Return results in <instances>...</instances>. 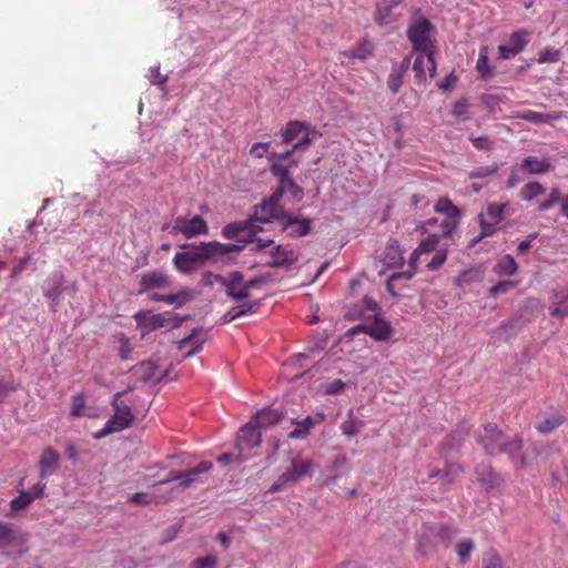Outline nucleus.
Returning a JSON list of instances; mask_svg holds the SVG:
<instances>
[{"mask_svg":"<svg viewBox=\"0 0 568 568\" xmlns=\"http://www.w3.org/2000/svg\"><path fill=\"white\" fill-rule=\"evenodd\" d=\"M345 383L342 379H335L324 386V393L327 395H335L344 390Z\"/></svg>","mask_w":568,"mask_h":568,"instance_id":"64","label":"nucleus"},{"mask_svg":"<svg viewBox=\"0 0 568 568\" xmlns=\"http://www.w3.org/2000/svg\"><path fill=\"white\" fill-rule=\"evenodd\" d=\"M134 320L142 329L143 335L169 325V320L165 314L149 315L148 312L140 311L134 314Z\"/></svg>","mask_w":568,"mask_h":568,"instance_id":"19","label":"nucleus"},{"mask_svg":"<svg viewBox=\"0 0 568 568\" xmlns=\"http://www.w3.org/2000/svg\"><path fill=\"white\" fill-rule=\"evenodd\" d=\"M548 311L552 317H568V287L552 291Z\"/></svg>","mask_w":568,"mask_h":568,"instance_id":"22","label":"nucleus"},{"mask_svg":"<svg viewBox=\"0 0 568 568\" xmlns=\"http://www.w3.org/2000/svg\"><path fill=\"white\" fill-rule=\"evenodd\" d=\"M170 285L168 275L161 271H151L141 275L138 294H144L150 290L164 288Z\"/></svg>","mask_w":568,"mask_h":568,"instance_id":"18","label":"nucleus"},{"mask_svg":"<svg viewBox=\"0 0 568 568\" xmlns=\"http://www.w3.org/2000/svg\"><path fill=\"white\" fill-rule=\"evenodd\" d=\"M435 212L444 214L449 220H458L462 215L460 210L453 204L448 197H440L434 206Z\"/></svg>","mask_w":568,"mask_h":568,"instance_id":"39","label":"nucleus"},{"mask_svg":"<svg viewBox=\"0 0 568 568\" xmlns=\"http://www.w3.org/2000/svg\"><path fill=\"white\" fill-rule=\"evenodd\" d=\"M250 242L254 244L251 248L253 252L268 256L265 264L270 267L291 266L297 261V254L293 250L275 245L273 240L252 237Z\"/></svg>","mask_w":568,"mask_h":568,"instance_id":"2","label":"nucleus"},{"mask_svg":"<svg viewBox=\"0 0 568 568\" xmlns=\"http://www.w3.org/2000/svg\"><path fill=\"white\" fill-rule=\"evenodd\" d=\"M475 473L477 480L487 491L500 487L504 483L503 476L488 464L477 465Z\"/></svg>","mask_w":568,"mask_h":568,"instance_id":"20","label":"nucleus"},{"mask_svg":"<svg viewBox=\"0 0 568 568\" xmlns=\"http://www.w3.org/2000/svg\"><path fill=\"white\" fill-rule=\"evenodd\" d=\"M481 568H505L503 559L495 548H489L483 552Z\"/></svg>","mask_w":568,"mask_h":568,"instance_id":"46","label":"nucleus"},{"mask_svg":"<svg viewBox=\"0 0 568 568\" xmlns=\"http://www.w3.org/2000/svg\"><path fill=\"white\" fill-rule=\"evenodd\" d=\"M122 392L113 395L111 404L114 408V414L108 419L104 427L97 434L95 438H102L109 434L119 433L128 427L134 420L131 406L120 400Z\"/></svg>","mask_w":568,"mask_h":568,"instance_id":"3","label":"nucleus"},{"mask_svg":"<svg viewBox=\"0 0 568 568\" xmlns=\"http://www.w3.org/2000/svg\"><path fill=\"white\" fill-rule=\"evenodd\" d=\"M60 465V455L52 447L43 449L39 457V476L41 479L48 478L57 473Z\"/></svg>","mask_w":568,"mask_h":568,"instance_id":"16","label":"nucleus"},{"mask_svg":"<svg viewBox=\"0 0 568 568\" xmlns=\"http://www.w3.org/2000/svg\"><path fill=\"white\" fill-rule=\"evenodd\" d=\"M517 270L518 265L515 258L509 254H506L498 258L497 263L494 265L493 268L494 273L500 277L511 276L517 272Z\"/></svg>","mask_w":568,"mask_h":568,"instance_id":"32","label":"nucleus"},{"mask_svg":"<svg viewBox=\"0 0 568 568\" xmlns=\"http://www.w3.org/2000/svg\"><path fill=\"white\" fill-rule=\"evenodd\" d=\"M447 258L446 250H438L435 252L433 258L427 263V267L432 271L439 268Z\"/></svg>","mask_w":568,"mask_h":568,"instance_id":"61","label":"nucleus"},{"mask_svg":"<svg viewBox=\"0 0 568 568\" xmlns=\"http://www.w3.org/2000/svg\"><path fill=\"white\" fill-rule=\"evenodd\" d=\"M307 130V123L301 121H288L285 129L281 132L282 143H290L296 139L301 133Z\"/></svg>","mask_w":568,"mask_h":568,"instance_id":"37","label":"nucleus"},{"mask_svg":"<svg viewBox=\"0 0 568 568\" xmlns=\"http://www.w3.org/2000/svg\"><path fill=\"white\" fill-rule=\"evenodd\" d=\"M284 193H288L296 202H301L304 197L303 189L291 176L278 179V187L273 192V200L280 202Z\"/></svg>","mask_w":568,"mask_h":568,"instance_id":"25","label":"nucleus"},{"mask_svg":"<svg viewBox=\"0 0 568 568\" xmlns=\"http://www.w3.org/2000/svg\"><path fill=\"white\" fill-rule=\"evenodd\" d=\"M559 203L560 214L568 220V193L562 194L559 187H552L548 197L540 202L537 211L545 212Z\"/></svg>","mask_w":568,"mask_h":568,"instance_id":"24","label":"nucleus"},{"mask_svg":"<svg viewBox=\"0 0 568 568\" xmlns=\"http://www.w3.org/2000/svg\"><path fill=\"white\" fill-rule=\"evenodd\" d=\"M215 245L209 242H201L195 244H183L182 252H178L172 262L174 267L183 274H191L204 265L207 261H214L212 253Z\"/></svg>","mask_w":568,"mask_h":568,"instance_id":"1","label":"nucleus"},{"mask_svg":"<svg viewBox=\"0 0 568 568\" xmlns=\"http://www.w3.org/2000/svg\"><path fill=\"white\" fill-rule=\"evenodd\" d=\"M246 231H248L251 233V227L246 221L245 222H234V223H230V224L225 225L222 229V235L225 239L231 240V239H235L241 233L246 232Z\"/></svg>","mask_w":568,"mask_h":568,"instance_id":"47","label":"nucleus"},{"mask_svg":"<svg viewBox=\"0 0 568 568\" xmlns=\"http://www.w3.org/2000/svg\"><path fill=\"white\" fill-rule=\"evenodd\" d=\"M212 467H213L212 463L201 462L196 467H194L187 471H172L166 479L161 480L159 484L162 485V484H168L173 480H181L178 487L185 489L193 484L194 477L196 475L206 473V471L211 470Z\"/></svg>","mask_w":568,"mask_h":568,"instance_id":"13","label":"nucleus"},{"mask_svg":"<svg viewBox=\"0 0 568 568\" xmlns=\"http://www.w3.org/2000/svg\"><path fill=\"white\" fill-rule=\"evenodd\" d=\"M129 500L133 504L144 506V505H149L151 503H166L169 500V498H163V499L156 498L153 496H149V494H146V493L140 491V493H135L132 496H130Z\"/></svg>","mask_w":568,"mask_h":568,"instance_id":"52","label":"nucleus"},{"mask_svg":"<svg viewBox=\"0 0 568 568\" xmlns=\"http://www.w3.org/2000/svg\"><path fill=\"white\" fill-rule=\"evenodd\" d=\"M364 427L365 423L354 417L353 409H351L347 414V419L344 420L341 425V430L344 436L353 437L358 435Z\"/></svg>","mask_w":568,"mask_h":568,"instance_id":"35","label":"nucleus"},{"mask_svg":"<svg viewBox=\"0 0 568 568\" xmlns=\"http://www.w3.org/2000/svg\"><path fill=\"white\" fill-rule=\"evenodd\" d=\"M312 465L313 464L310 459H302L296 457L292 459L288 469L292 473L295 480L298 481L300 479L310 474Z\"/></svg>","mask_w":568,"mask_h":568,"instance_id":"40","label":"nucleus"},{"mask_svg":"<svg viewBox=\"0 0 568 568\" xmlns=\"http://www.w3.org/2000/svg\"><path fill=\"white\" fill-rule=\"evenodd\" d=\"M18 531L11 524L0 520V547H7L16 544Z\"/></svg>","mask_w":568,"mask_h":568,"instance_id":"45","label":"nucleus"},{"mask_svg":"<svg viewBox=\"0 0 568 568\" xmlns=\"http://www.w3.org/2000/svg\"><path fill=\"white\" fill-rule=\"evenodd\" d=\"M63 288H62V282H57L52 287L48 288L44 292V296L48 297L51 301V308L52 311H55V307L60 301V297L62 295Z\"/></svg>","mask_w":568,"mask_h":568,"instance_id":"54","label":"nucleus"},{"mask_svg":"<svg viewBox=\"0 0 568 568\" xmlns=\"http://www.w3.org/2000/svg\"><path fill=\"white\" fill-rule=\"evenodd\" d=\"M516 286H517V282H515V281H510V280L500 281L499 283H497L496 285H494L489 288V295L497 296L499 294H505V293L509 292L510 290L515 288Z\"/></svg>","mask_w":568,"mask_h":568,"instance_id":"57","label":"nucleus"},{"mask_svg":"<svg viewBox=\"0 0 568 568\" xmlns=\"http://www.w3.org/2000/svg\"><path fill=\"white\" fill-rule=\"evenodd\" d=\"M457 530L443 524H432L423 527L418 536V550L426 555L437 545L448 546Z\"/></svg>","mask_w":568,"mask_h":568,"instance_id":"4","label":"nucleus"},{"mask_svg":"<svg viewBox=\"0 0 568 568\" xmlns=\"http://www.w3.org/2000/svg\"><path fill=\"white\" fill-rule=\"evenodd\" d=\"M514 118L521 119V120L528 121L530 123L539 124V123H547L550 121L558 120L559 114L558 113L545 114V113H540V112H536V111H531V110H526V111L517 112L514 115Z\"/></svg>","mask_w":568,"mask_h":568,"instance_id":"33","label":"nucleus"},{"mask_svg":"<svg viewBox=\"0 0 568 568\" xmlns=\"http://www.w3.org/2000/svg\"><path fill=\"white\" fill-rule=\"evenodd\" d=\"M528 42L529 32L526 30L515 31L510 36V47L515 50V52H517V54L524 51Z\"/></svg>","mask_w":568,"mask_h":568,"instance_id":"48","label":"nucleus"},{"mask_svg":"<svg viewBox=\"0 0 568 568\" xmlns=\"http://www.w3.org/2000/svg\"><path fill=\"white\" fill-rule=\"evenodd\" d=\"M488 47L485 45L479 49L478 59L476 62V70L483 79H487L493 74V69L488 63Z\"/></svg>","mask_w":568,"mask_h":568,"instance_id":"44","label":"nucleus"},{"mask_svg":"<svg viewBox=\"0 0 568 568\" xmlns=\"http://www.w3.org/2000/svg\"><path fill=\"white\" fill-rule=\"evenodd\" d=\"M506 435L496 424H486L478 430L476 440L489 456L503 453Z\"/></svg>","mask_w":568,"mask_h":568,"instance_id":"8","label":"nucleus"},{"mask_svg":"<svg viewBox=\"0 0 568 568\" xmlns=\"http://www.w3.org/2000/svg\"><path fill=\"white\" fill-rule=\"evenodd\" d=\"M422 255V253H417V248L410 255V258H409V266H410V270L407 271V272H402V273H395L393 274L389 280L387 281V291L393 294V295H396L394 290H393V286H394V282L399 280V278H405V280H410L415 273V270H416V264H417V261H418V257Z\"/></svg>","mask_w":568,"mask_h":568,"instance_id":"36","label":"nucleus"},{"mask_svg":"<svg viewBox=\"0 0 568 568\" xmlns=\"http://www.w3.org/2000/svg\"><path fill=\"white\" fill-rule=\"evenodd\" d=\"M271 146V143L270 142H256L254 143L251 149H250V154L253 156V158H256V159H262L264 156V154L268 151Z\"/></svg>","mask_w":568,"mask_h":568,"instance_id":"63","label":"nucleus"},{"mask_svg":"<svg viewBox=\"0 0 568 568\" xmlns=\"http://www.w3.org/2000/svg\"><path fill=\"white\" fill-rule=\"evenodd\" d=\"M393 9L394 6L388 0H382L376 7L375 22L381 27L389 24L394 20L392 17Z\"/></svg>","mask_w":568,"mask_h":568,"instance_id":"38","label":"nucleus"},{"mask_svg":"<svg viewBox=\"0 0 568 568\" xmlns=\"http://www.w3.org/2000/svg\"><path fill=\"white\" fill-rule=\"evenodd\" d=\"M303 133L304 135L302 136V139L297 143H295L291 149L293 153L300 149H306L311 143L314 142L316 138L322 135L317 130L311 128L308 124L307 130H305Z\"/></svg>","mask_w":568,"mask_h":568,"instance_id":"51","label":"nucleus"},{"mask_svg":"<svg viewBox=\"0 0 568 568\" xmlns=\"http://www.w3.org/2000/svg\"><path fill=\"white\" fill-rule=\"evenodd\" d=\"M373 42L367 39H364L356 47L347 51L341 52V55L352 60L365 61L368 57L373 54Z\"/></svg>","mask_w":568,"mask_h":568,"instance_id":"31","label":"nucleus"},{"mask_svg":"<svg viewBox=\"0 0 568 568\" xmlns=\"http://www.w3.org/2000/svg\"><path fill=\"white\" fill-rule=\"evenodd\" d=\"M193 297L191 290L184 288L175 294H159L154 293L150 296V301L164 302L170 305L182 306L190 302Z\"/></svg>","mask_w":568,"mask_h":568,"instance_id":"27","label":"nucleus"},{"mask_svg":"<svg viewBox=\"0 0 568 568\" xmlns=\"http://www.w3.org/2000/svg\"><path fill=\"white\" fill-rule=\"evenodd\" d=\"M284 210L280 205L278 201L273 200V194L265 200L262 204L256 205L254 213L246 221L251 227L252 237H257V232L261 231V227L256 226L255 223H268L272 220H277L281 222Z\"/></svg>","mask_w":568,"mask_h":568,"instance_id":"7","label":"nucleus"},{"mask_svg":"<svg viewBox=\"0 0 568 568\" xmlns=\"http://www.w3.org/2000/svg\"><path fill=\"white\" fill-rule=\"evenodd\" d=\"M498 170H499V166L497 164H494L491 166H479L469 173V178L470 179H484V178L495 174Z\"/></svg>","mask_w":568,"mask_h":568,"instance_id":"58","label":"nucleus"},{"mask_svg":"<svg viewBox=\"0 0 568 568\" xmlns=\"http://www.w3.org/2000/svg\"><path fill=\"white\" fill-rule=\"evenodd\" d=\"M358 329L376 341H387L392 332L389 323L381 318L378 314H375L371 324L361 325Z\"/></svg>","mask_w":568,"mask_h":568,"instance_id":"23","label":"nucleus"},{"mask_svg":"<svg viewBox=\"0 0 568 568\" xmlns=\"http://www.w3.org/2000/svg\"><path fill=\"white\" fill-rule=\"evenodd\" d=\"M508 203H490L487 206L486 215L495 223L499 224L505 219V211Z\"/></svg>","mask_w":568,"mask_h":568,"instance_id":"50","label":"nucleus"},{"mask_svg":"<svg viewBox=\"0 0 568 568\" xmlns=\"http://www.w3.org/2000/svg\"><path fill=\"white\" fill-rule=\"evenodd\" d=\"M386 258H389V262H387L388 265L397 264L403 261L399 245L396 242L387 246Z\"/></svg>","mask_w":568,"mask_h":568,"instance_id":"60","label":"nucleus"},{"mask_svg":"<svg viewBox=\"0 0 568 568\" xmlns=\"http://www.w3.org/2000/svg\"><path fill=\"white\" fill-rule=\"evenodd\" d=\"M410 59L412 55H407L403 61L392 67L390 73L387 78V87L394 94L399 91L403 84V79L409 68Z\"/></svg>","mask_w":568,"mask_h":568,"instance_id":"26","label":"nucleus"},{"mask_svg":"<svg viewBox=\"0 0 568 568\" xmlns=\"http://www.w3.org/2000/svg\"><path fill=\"white\" fill-rule=\"evenodd\" d=\"M545 192L546 187L541 183L537 181L528 182L520 190L519 196L521 200L530 202L537 196L542 195Z\"/></svg>","mask_w":568,"mask_h":568,"instance_id":"42","label":"nucleus"},{"mask_svg":"<svg viewBox=\"0 0 568 568\" xmlns=\"http://www.w3.org/2000/svg\"><path fill=\"white\" fill-rule=\"evenodd\" d=\"M295 483H297L295 480V478L293 477L292 473L290 471V469L287 468L274 483L273 485L270 487L268 491L270 493H276V491H281V490H284L285 488L294 485Z\"/></svg>","mask_w":568,"mask_h":568,"instance_id":"49","label":"nucleus"},{"mask_svg":"<svg viewBox=\"0 0 568 568\" xmlns=\"http://www.w3.org/2000/svg\"><path fill=\"white\" fill-rule=\"evenodd\" d=\"M434 28L424 17L413 21L407 29V38L413 44V52H435L436 41L432 38Z\"/></svg>","mask_w":568,"mask_h":568,"instance_id":"5","label":"nucleus"},{"mask_svg":"<svg viewBox=\"0 0 568 568\" xmlns=\"http://www.w3.org/2000/svg\"><path fill=\"white\" fill-rule=\"evenodd\" d=\"M217 565V557L214 555H207L205 557L196 558L192 562L193 568H215Z\"/></svg>","mask_w":568,"mask_h":568,"instance_id":"59","label":"nucleus"},{"mask_svg":"<svg viewBox=\"0 0 568 568\" xmlns=\"http://www.w3.org/2000/svg\"><path fill=\"white\" fill-rule=\"evenodd\" d=\"M261 444V428L250 420L241 428L237 437V446L242 449H252Z\"/></svg>","mask_w":568,"mask_h":568,"instance_id":"21","label":"nucleus"},{"mask_svg":"<svg viewBox=\"0 0 568 568\" xmlns=\"http://www.w3.org/2000/svg\"><path fill=\"white\" fill-rule=\"evenodd\" d=\"M215 281L225 287V294L232 300H245L251 296V288L258 284L257 280L244 281L239 271H232L226 276L215 275Z\"/></svg>","mask_w":568,"mask_h":568,"instance_id":"6","label":"nucleus"},{"mask_svg":"<svg viewBox=\"0 0 568 568\" xmlns=\"http://www.w3.org/2000/svg\"><path fill=\"white\" fill-rule=\"evenodd\" d=\"M560 58L559 50L555 49H546L539 52L538 62L539 63H547V62H556Z\"/></svg>","mask_w":568,"mask_h":568,"instance_id":"62","label":"nucleus"},{"mask_svg":"<svg viewBox=\"0 0 568 568\" xmlns=\"http://www.w3.org/2000/svg\"><path fill=\"white\" fill-rule=\"evenodd\" d=\"M435 52H417L413 63V71L415 72V81L417 83H425L427 77L433 78L436 72V63L434 59Z\"/></svg>","mask_w":568,"mask_h":568,"instance_id":"11","label":"nucleus"},{"mask_svg":"<svg viewBox=\"0 0 568 568\" xmlns=\"http://www.w3.org/2000/svg\"><path fill=\"white\" fill-rule=\"evenodd\" d=\"M311 220L304 217H296L286 212L283 213L280 224L283 231H285L292 237H301L307 235L311 230Z\"/></svg>","mask_w":568,"mask_h":568,"instance_id":"12","label":"nucleus"},{"mask_svg":"<svg viewBox=\"0 0 568 568\" xmlns=\"http://www.w3.org/2000/svg\"><path fill=\"white\" fill-rule=\"evenodd\" d=\"M565 420V417L559 412H539L536 416V429L542 434L548 435L555 432Z\"/></svg>","mask_w":568,"mask_h":568,"instance_id":"17","label":"nucleus"},{"mask_svg":"<svg viewBox=\"0 0 568 568\" xmlns=\"http://www.w3.org/2000/svg\"><path fill=\"white\" fill-rule=\"evenodd\" d=\"M282 418L283 414L281 412L274 408H267L257 412L252 420L255 423V426H258L261 429H265L280 423Z\"/></svg>","mask_w":568,"mask_h":568,"instance_id":"29","label":"nucleus"},{"mask_svg":"<svg viewBox=\"0 0 568 568\" xmlns=\"http://www.w3.org/2000/svg\"><path fill=\"white\" fill-rule=\"evenodd\" d=\"M22 486L23 480L19 483V495L10 501V509L13 513L27 509L37 498L43 496L47 487V485L42 481H38L29 490L23 489Z\"/></svg>","mask_w":568,"mask_h":568,"instance_id":"10","label":"nucleus"},{"mask_svg":"<svg viewBox=\"0 0 568 568\" xmlns=\"http://www.w3.org/2000/svg\"><path fill=\"white\" fill-rule=\"evenodd\" d=\"M251 239L252 235L248 239L241 241V244H222L216 241L209 242V244L215 245V247L213 248L214 252L212 253L213 260L217 261L220 257L229 253L240 252L241 250L244 248L245 244L251 243Z\"/></svg>","mask_w":568,"mask_h":568,"instance_id":"34","label":"nucleus"},{"mask_svg":"<svg viewBox=\"0 0 568 568\" xmlns=\"http://www.w3.org/2000/svg\"><path fill=\"white\" fill-rule=\"evenodd\" d=\"M523 447L524 444L520 437L508 438L506 436L503 453L507 454L514 463H518L521 467H525Z\"/></svg>","mask_w":568,"mask_h":568,"instance_id":"28","label":"nucleus"},{"mask_svg":"<svg viewBox=\"0 0 568 568\" xmlns=\"http://www.w3.org/2000/svg\"><path fill=\"white\" fill-rule=\"evenodd\" d=\"M551 164L546 159L527 156L521 162V170L528 174H545L551 170Z\"/></svg>","mask_w":568,"mask_h":568,"instance_id":"30","label":"nucleus"},{"mask_svg":"<svg viewBox=\"0 0 568 568\" xmlns=\"http://www.w3.org/2000/svg\"><path fill=\"white\" fill-rule=\"evenodd\" d=\"M464 437L462 432H453L442 444L440 450L443 453H448L455 446H459L463 442Z\"/></svg>","mask_w":568,"mask_h":568,"instance_id":"55","label":"nucleus"},{"mask_svg":"<svg viewBox=\"0 0 568 568\" xmlns=\"http://www.w3.org/2000/svg\"><path fill=\"white\" fill-rule=\"evenodd\" d=\"M480 225V237H487L495 234L498 231V224L495 222H488L484 214L478 215Z\"/></svg>","mask_w":568,"mask_h":568,"instance_id":"56","label":"nucleus"},{"mask_svg":"<svg viewBox=\"0 0 568 568\" xmlns=\"http://www.w3.org/2000/svg\"><path fill=\"white\" fill-rule=\"evenodd\" d=\"M325 419L324 413L316 414L315 417L307 416L302 420L292 419L291 424L294 425V429L288 433L287 437L290 439H305L311 430L318 424L323 423Z\"/></svg>","mask_w":568,"mask_h":568,"instance_id":"14","label":"nucleus"},{"mask_svg":"<svg viewBox=\"0 0 568 568\" xmlns=\"http://www.w3.org/2000/svg\"><path fill=\"white\" fill-rule=\"evenodd\" d=\"M293 151H286L281 154H272L274 161L270 166L271 173L277 179L290 176L292 168L297 166L298 161L292 158Z\"/></svg>","mask_w":568,"mask_h":568,"instance_id":"15","label":"nucleus"},{"mask_svg":"<svg viewBox=\"0 0 568 568\" xmlns=\"http://www.w3.org/2000/svg\"><path fill=\"white\" fill-rule=\"evenodd\" d=\"M170 234H182L185 239H193L197 235H207L209 226L206 221L200 215L191 219L178 216L173 222Z\"/></svg>","mask_w":568,"mask_h":568,"instance_id":"9","label":"nucleus"},{"mask_svg":"<svg viewBox=\"0 0 568 568\" xmlns=\"http://www.w3.org/2000/svg\"><path fill=\"white\" fill-rule=\"evenodd\" d=\"M260 305V302L258 301H255L251 304H241L239 306H235V307H232L231 310H229L223 318H224V322L225 323H230L234 320H236L237 317H241V316H244L246 314H250L254 311L255 307H257Z\"/></svg>","mask_w":568,"mask_h":568,"instance_id":"41","label":"nucleus"},{"mask_svg":"<svg viewBox=\"0 0 568 568\" xmlns=\"http://www.w3.org/2000/svg\"><path fill=\"white\" fill-rule=\"evenodd\" d=\"M475 549V542L470 538H463L455 546L458 560L462 565L466 564Z\"/></svg>","mask_w":568,"mask_h":568,"instance_id":"43","label":"nucleus"},{"mask_svg":"<svg viewBox=\"0 0 568 568\" xmlns=\"http://www.w3.org/2000/svg\"><path fill=\"white\" fill-rule=\"evenodd\" d=\"M438 243L439 236L437 234H430L419 243L417 253H430L437 247Z\"/></svg>","mask_w":568,"mask_h":568,"instance_id":"53","label":"nucleus"}]
</instances>
